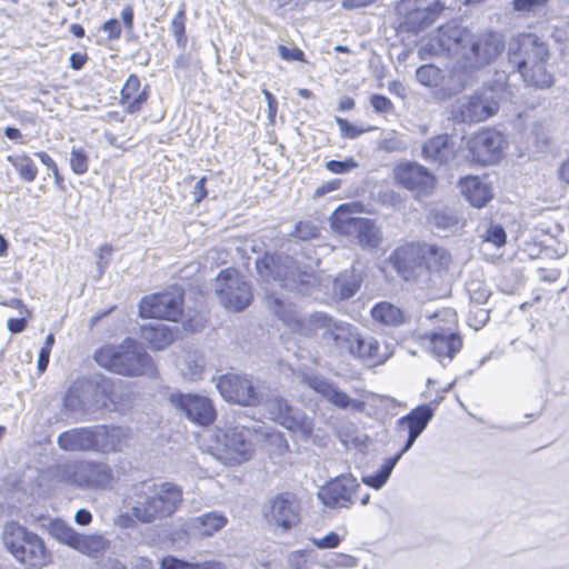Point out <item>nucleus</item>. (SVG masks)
<instances>
[{
	"instance_id": "obj_1",
	"label": "nucleus",
	"mask_w": 569,
	"mask_h": 569,
	"mask_svg": "<svg viewBox=\"0 0 569 569\" xmlns=\"http://www.w3.org/2000/svg\"><path fill=\"white\" fill-rule=\"evenodd\" d=\"M268 308L272 311L293 333L305 338L316 337L319 332L321 339L331 342L335 347H342L350 336L352 325L333 319L325 312H313L308 318H300L295 306L286 303L276 296L267 298Z\"/></svg>"
},
{
	"instance_id": "obj_2",
	"label": "nucleus",
	"mask_w": 569,
	"mask_h": 569,
	"mask_svg": "<svg viewBox=\"0 0 569 569\" xmlns=\"http://www.w3.org/2000/svg\"><path fill=\"white\" fill-rule=\"evenodd\" d=\"M182 501V490L172 482L142 481L134 485L126 502L141 523H152L170 517Z\"/></svg>"
},
{
	"instance_id": "obj_3",
	"label": "nucleus",
	"mask_w": 569,
	"mask_h": 569,
	"mask_svg": "<svg viewBox=\"0 0 569 569\" xmlns=\"http://www.w3.org/2000/svg\"><path fill=\"white\" fill-rule=\"evenodd\" d=\"M256 269L262 280L273 281L286 290L299 293L309 292L316 281L312 271L302 268L295 258L281 252L266 253L257 260Z\"/></svg>"
},
{
	"instance_id": "obj_4",
	"label": "nucleus",
	"mask_w": 569,
	"mask_h": 569,
	"mask_svg": "<svg viewBox=\"0 0 569 569\" xmlns=\"http://www.w3.org/2000/svg\"><path fill=\"white\" fill-rule=\"evenodd\" d=\"M449 39L455 41V47L446 43L445 34L440 39L441 46L455 53H461L471 67L477 68L491 63L506 47L502 34L491 30L472 34L467 30L456 29Z\"/></svg>"
},
{
	"instance_id": "obj_5",
	"label": "nucleus",
	"mask_w": 569,
	"mask_h": 569,
	"mask_svg": "<svg viewBox=\"0 0 569 569\" xmlns=\"http://www.w3.org/2000/svg\"><path fill=\"white\" fill-rule=\"evenodd\" d=\"M94 361L100 367L122 376L156 375L151 357L131 339L120 346L100 348L94 353Z\"/></svg>"
},
{
	"instance_id": "obj_6",
	"label": "nucleus",
	"mask_w": 569,
	"mask_h": 569,
	"mask_svg": "<svg viewBox=\"0 0 569 569\" xmlns=\"http://www.w3.org/2000/svg\"><path fill=\"white\" fill-rule=\"evenodd\" d=\"M52 480L86 490H104L114 480L111 467L102 461L81 460L50 468Z\"/></svg>"
},
{
	"instance_id": "obj_7",
	"label": "nucleus",
	"mask_w": 569,
	"mask_h": 569,
	"mask_svg": "<svg viewBox=\"0 0 569 569\" xmlns=\"http://www.w3.org/2000/svg\"><path fill=\"white\" fill-rule=\"evenodd\" d=\"M3 542L12 556L26 566L43 567L50 561L43 540L17 522L6 525Z\"/></svg>"
},
{
	"instance_id": "obj_8",
	"label": "nucleus",
	"mask_w": 569,
	"mask_h": 569,
	"mask_svg": "<svg viewBox=\"0 0 569 569\" xmlns=\"http://www.w3.org/2000/svg\"><path fill=\"white\" fill-rule=\"evenodd\" d=\"M214 291L221 305L230 310L241 311L252 301L250 283L231 268L219 272L214 282Z\"/></svg>"
},
{
	"instance_id": "obj_9",
	"label": "nucleus",
	"mask_w": 569,
	"mask_h": 569,
	"mask_svg": "<svg viewBox=\"0 0 569 569\" xmlns=\"http://www.w3.org/2000/svg\"><path fill=\"white\" fill-rule=\"evenodd\" d=\"M251 433L243 427H230L217 433V457L224 465H241L251 459L253 445Z\"/></svg>"
},
{
	"instance_id": "obj_10",
	"label": "nucleus",
	"mask_w": 569,
	"mask_h": 569,
	"mask_svg": "<svg viewBox=\"0 0 569 569\" xmlns=\"http://www.w3.org/2000/svg\"><path fill=\"white\" fill-rule=\"evenodd\" d=\"M508 60L519 74H528V68L549 57L548 47L536 34L521 33L508 43Z\"/></svg>"
},
{
	"instance_id": "obj_11",
	"label": "nucleus",
	"mask_w": 569,
	"mask_h": 569,
	"mask_svg": "<svg viewBox=\"0 0 569 569\" xmlns=\"http://www.w3.org/2000/svg\"><path fill=\"white\" fill-rule=\"evenodd\" d=\"M183 290L173 286L163 292H157L142 298L139 303V313L143 318L164 319L178 321L182 316Z\"/></svg>"
},
{
	"instance_id": "obj_12",
	"label": "nucleus",
	"mask_w": 569,
	"mask_h": 569,
	"mask_svg": "<svg viewBox=\"0 0 569 569\" xmlns=\"http://www.w3.org/2000/svg\"><path fill=\"white\" fill-rule=\"evenodd\" d=\"M216 387L224 400L240 406L254 407L262 400L258 385L247 375H222L218 378Z\"/></svg>"
},
{
	"instance_id": "obj_13",
	"label": "nucleus",
	"mask_w": 569,
	"mask_h": 569,
	"mask_svg": "<svg viewBox=\"0 0 569 569\" xmlns=\"http://www.w3.org/2000/svg\"><path fill=\"white\" fill-rule=\"evenodd\" d=\"M264 407L271 419L289 431L300 435L303 439L311 436L313 420L302 410L290 406L284 398L279 396L271 397L267 399Z\"/></svg>"
},
{
	"instance_id": "obj_14",
	"label": "nucleus",
	"mask_w": 569,
	"mask_h": 569,
	"mask_svg": "<svg viewBox=\"0 0 569 569\" xmlns=\"http://www.w3.org/2000/svg\"><path fill=\"white\" fill-rule=\"evenodd\" d=\"M498 104L496 100L479 90L471 96H463L456 100L451 107V117L457 122L475 123L487 120L496 114Z\"/></svg>"
},
{
	"instance_id": "obj_15",
	"label": "nucleus",
	"mask_w": 569,
	"mask_h": 569,
	"mask_svg": "<svg viewBox=\"0 0 569 569\" xmlns=\"http://www.w3.org/2000/svg\"><path fill=\"white\" fill-rule=\"evenodd\" d=\"M360 489V483L351 473L337 476L323 486L317 492L318 499L328 508L349 509L353 505V495Z\"/></svg>"
},
{
	"instance_id": "obj_16",
	"label": "nucleus",
	"mask_w": 569,
	"mask_h": 569,
	"mask_svg": "<svg viewBox=\"0 0 569 569\" xmlns=\"http://www.w3.org/2000/svg\"><path fill=\"white\" fill-rule=\"evenodd\" d=\"M395 181L416 197L429 194L436 182L431 171L418 162H402L393 169Z\"/></svg>"
},
{
	"instance_id": "obj_17",
	"label": "nucleus",
	"mask_w": 569,
	"mask_h": 569,
	"mask_svg": "<svg viewBox=\"0 0 569 569\" xmlns=\"http://www.w3.org/2000/svg\"><path fill=\"white\" fill-rule=\"evenodd\" d=\"M506 146L505 137L497 130H483L468 141V149L473 161L482 164H493L503 154Z\"/></svg>"
},
{
	"instance_id": "obj_18",
	"label": "nucleus",
	"mask_w": 569,
	"mask_h": 569,
	"mask_svg": "<svg viewBox=\"0 0 569 569\" xmlns=\"http://www.w3.org/2000/svg\"><path fill=\"white\" fill-rule=\"evenodd\" d=\"M171 403L184 412L186 417L199 426H210L216 419V409L211 399L200 395H171Z\"/></svg>"
},
{
	"instance_id": "obj_19",
	"label": "nucleus",
	"mask_w": 569,
	"mask_h": 569,
	"mask_svg": "<svg viewBox=\"0 0 569 569\" xmlns=\"http://www.w3.org/2000/svg\"><path fill=\"white\" fill-rule=\"evenodd\" d=\"M342 347L347 348L352 357L371 361L373 365L385 363L391 356L388 346H385V350H381L380 343L376 338L362 336L355 326Z\"/></svg>"
},
{
	"instance_id": "obj_20",
	"label": "nucleus",
	"mask_w": 569,
	"mask_h": 569,
	"mask_svg": "<svg viewBox=\"0 0 569 569\" xmlns=\"http://www.w3.org/2000/svg\"><path fill=\"white\" fill-rule=\"evenodd\" d=\"M83 392L91 412L101 409H108L110 405H116L118 393L114 382L103 376H94L81 379Z\"/></svg>"
},
{
	"instance_id": "obj_21",
	"label": "nucleus",
	"mask_w": 569,
	"mask_h": 569,
	"mask_svg": "<svg viewBox=\"0 0 569 569\" xmlns=\"http://www.w3.org/2000/svg\"><path fill=\"white\" fill-rule=\"evenodd\" d=\"M267 519L269 522H273L283 530L296 527L300 521L299 500L291 492L277 495L270 500Z\"/></svg>"
},
{
	"instance_id": "obj_22",
	"label": "nucleus",
	"mask_w": 569,
	"mask_h": 569,
	"mask_svg": "<svg viewBox=\"0 0 569 569\" xmlns=\"http://www.w3.org/2000/svg\"><path fill=\"white\" fill-rule=\"evenodd\" d=\"M302 382L339 409H347L350 407L353 411L359 412L365 409V402L351 399L345 391L340 390L331 381L322 377L307 375L302 378Z\"/></svg>"
},
{
	"instance_id": "obj_23",
	"label": "nucleus",
	"mask_w": 569,
	"mask_h": 569,
	"mask_svg": "<svg viewBox=\"0 0 569 569\" xmlns=\"http://www.w3.org/2000/svg\"><path fill=\"white\" fill-rule=\"evenodd\" d=\"M457 150L456 141L451 136L437 134L422 143L420 157L429 163L442 166L455 160Z\"/></svg>"
},
{
	"instance_id": "obj_24",
	"label": "nucleus",
	"mask_w": 569,
	"mask_h": 569,
	"mask_svg": "<svg viewBox=\"0 0 569 569\" xmlns=\"http://www.w3.org/2000/svg\"><path fill=\"white\" fill-rule=\"evenodd\" d=\"M97 426L73 428L58 436V446L66 451H96Z\"/></svg>"
},
{
	"instance_id": "obj_25",
	"label": "nucleus",
	"mask_w": 569,
	"mask_h": 569,
	"mask_svg": "<svg viewBox=\"0 0 569 569\" xmlns=\"http://www.w3.org/2000/svg\"><path fill=\"white\" fill-rule=\"evenodd\" d=\"M430 350L441 363L451 361L462 348V340L452 329H436L429 336Z\"/></svg>"
},
{
	"instance_id": "obj_26",
	"label": "nucleus",
	"mask_w": 569,
	"mask_h": 569,
	"mask_svg": "<svg viewBox=\"0 0 569 569\" xmlns=\"http://www.w3.org/2000/svg\"><path fill=\"white\" fill-rule=\"evenodd\" d=\"M140 79L136 74H130L120 90V103L124 106L128 113H137L148 100V87L140 90Z\"/></svg>"
},
{
	"instance_id": "obj_27",
	"label": "nucleus",
	"mask_w": 569,
	"mask_h": 569,
	"mask_svg": "<svg viewBox=\"0 0 569 569\" xmlns=\"http://www.w3.org/2000/svg\"><path fill=\"white\" fill-rule=\"evenodd\" d=\"M176 329V327H170L158 320L143 325L140 330V336L151 348L163 350L173 342Z\"/></svg>"
},
{
	"instance_id": "obj_28",
	"label": "nucleus",
	"mask_w": 569,
	"mask_h": 569,
	"mask_svg": "<svg viewBox=\"0 0 569 569\" xmlns=\"http://www.w3.org/2000/svg\"><path fill=\"white\" fill-rule=\"evenodd\" d=\"M462 196L476 208L485 207L492 198L491 188L478 177H465L459 181Z\"/></svg>"
},
{
	"instance_id": "obj_29",
	"label": "nucleus",
	"mask_w": 569,
	"mask_h": 569,
	"mask_svg": "<svg viewBox=\"0 0 569 569\" xmlns=\"http://www.w3.org/2000/svg\"><path fill=\"white\" fill-rule=\"evenodd\" d=\"M435 416V410L430 405H420L412 409L408 415L397 420L398 428H406L408 432L420 436Z\"/></svg>"
},
{
	"instance_id": "obj_30",
	"label": "nucleus",
	"mask_w": 569,
	"mask_h": 569,
	"mask_svg": "<svg viewBox=\"0 0 569 569\" xmlns=\"http://www.w3.org/2000/svg\"><path fill=\"white\" fill-rule=\"evenodd\" d=\"M372 319L387 327H400L410 320V316L388 301H381L371 309Z\"/></svg>"
},
{
	"instance_id": "obj_31",
	"label": "nucleus",
	"mask_w": 569,
	"mask_h": 569,
	"mask_svg": "<svg viewBox=\"0 0 569 569\" xmlns=\"http://www.w3.org/2000/svg\"><path fill=\"white\" fill-rule=\"evenodd\" d=\"M97 452L120 451L124 432L118 427L97 426Z\"/></svg>"
},
{
	"instance_id": "obj_32",
	"label": "nucleus",
	"mask_w": 569,
	"mask_h": 569,
	"mask_svg": "<svg viewBox=\"0 0 569 569\" xmlns=\"http://www.w3.org/2000/svg\"><path fill=\"white\" fill-rule=\"evenodd\" d=\"M362 277L355 270H349L340 273L333 281V291L341 299H349L353 297L360 289Z\"/></svg>"
},
{
	"instance_id": "obj_33",
	"label": "nucleus",
	"mask_w": 569,
	"mask_h": 569,
	"mask_svg": "<svg viewBox=\"0 0 569 569\" xmlns=\"http://www.w3.org/2000/svg\"><path fill=\"white\" fill-rule=\"evenodd\" d=\"M352 236L357 237L359 244L363 248L375 249L381 242L379 228L367 218L358 222Z\"/></svg>"
},
{
	"instance_id": "obj_34",
	"label": "nucleus",
	"mask_w": 569,
	"mask_h": 569,
	"mask_svg": "<svg viewBox=\"0 0 569 569\" xmlns=\"http://www.w3.org/2000/svg\"><path fill=\"white\" fill-rule=\"evenodd\" d=\"M362 219L352 214L349 204H340L332 213L331 224L336 231L351 236Z\"/></svg>"
},
{
	"instance_id": "obj_35",
	"label": "nucleus",
	"mask_w": 569,
	"mask_h": 569,
	"mask_svg": "<svg viewBox=\"0 0 569 569\" xmlns=\"http://www.w3.org/2000/svg\"><path fill=\"white\" fill-rule=\"evenodd\" d=\"M508 80L509 74L506 71H496L492 79L480 88L479 91L481 93L486 92V94L493 98L499 106L500 100L506 99L511 93Z\"/></svg>"
},
{
	"instance_id": "obj_36",
	"label": "nucleus",
	"mask_w": 569,
	"mask_h": 569,
	"mask_svg": "<svg viewBox=\"0 0 569 569\" xmlns=\"http://www.w3.org/2000/svg\"><path fill=\"white\" fill-rule=\"evenodd\" d=\"M109 547V541L101 535H79L74 550L89 557H98Z\"/></svg>"
},
{
	"instance_id": "obj_37",
	"label": "nucleus",
	"mask_w": 569,
	"mask_h": 569,
	"mask_svg": "<svg viewBox=\"0 0 569 569\" xmlns=\"http://www.w3.org/2000/svg\"><path fill=\"white\" fill-rule=\"evenodd\" d=\"M63 407L70 412H91L83 392L81 379H78L67 391Z\"/></svg>"
},
{
	"instance_id": "obj_38",
	"label": "nucleus",
	"mask_w": 569,
	"mask_h": 569,
	"mask_svg": "<svg viewBox=\"0 0 569 569\" xmlns=\"http://www.w3.org/2000/svg\"><path fill=\"white\" fill-rule=\"evenodd\" d=\"M398 461L399 456L388 458L375 473L363 476L362 482L376 490L381 489L389 480Z\"/></svg>"
},
{
	"instance_id": "obj_39",
	"label": "nucleus",
	"mask_w": 569,
	"mask_h": 569,
	"mask_svg": "<svg viewBox=\"0 0 569 569\" xmlns=\"http://www.w3.org/2000/svg\"><path fill=\"white\" fill-rule=\"evenodd\" d=\"M227 518L219 512H207L194 519V528L200 536H211L222 529Z\"/></svg>"
},
{
	"instance_id": "obj_40",
	"label": "nucleus",
	"mask_w": 569,
	"mask_h": 569,
	"mask_svg": "<svg viewBox=\"0 0 569 569\" xmlns=\"http://www.w3.org/2000/svg\"><path fill=\"white\" fill-rule=\"evenodd\" d=\"M415 256H417V249L413 247L399 248L390 256L393 267L406 280L409 279L410 270L416 263Z\"/></svg>"
},
{
	"instance_id": "obj_41",
	"label": "nucleus",
	"mask_w": 569,
	"mask_h": 569,
	"mask_svg": "<svg viewBox=\"0 0 569 569\" xmlns=\"http://www.w3.org/2000/svg\"><path fill=\"white\" fill-rule=\"evenodd\" d=\"M547 60L532 64L528 68V74H520L525 82L537 88H549L553 83L552 76L547 71Z\"/></svg>"
},
{
	"instance_id": "obj_42",
	"label": "nucleus",
	"mask_w": 569,
	"mask_h": 569,
	"mask_svg": "<svg viewBox=\"0 0 569 569\" xmlns=\"http://www.w3.org/2000/svg\"><path fill=\"white\" fill-rule=\"evenodd\" d=\"M7 161L17 170L21 180L32 182L37 178L38 168L29 156H8Z\"/></svg>"
},
{
	"instance_id": "obj_43",
	"label": "nucleus",
	"mask_w": 569,
	"mask_h": 569,
	"mask_svg": "<svg viewBox=\"0 0 569 569\" xmlns=\"http://www.w3.org/2000/svg\"><path fill=\"white\" fill-rule=\"evenodd\" d=\"M480 238L485 243L492 244L499 249L507 242V232L501 224L490 221L483 227Z\"/></svg>"
},
{
	"instance_id": "obj_44",
	"label": "nucleus",
	"mask_w": 569,
	"mask_h": 569,
	"mask_svg": "<svg viewBox=\"0 0 569 569\" xmlns=\"http://www.w3.org/2000/svg\"><path fill=\"white\" fill-rule=\"evenodd\" d=\"M50 533L60 542L74 549L76 542L79 537L73 528L62 521H53L50 527Z\"/></svg>"
},
{
	"instance_id": "obj_45",
	"label": "nucleus",
	"mask_w": 569,
	"mask_h": 569,
	"mask_svg": "<svg viewBox=\"0 0 569 569\" xmlns=\"http://www.w3.org/2000/svg\"><path fill=\"white\" fill-rule=\"evenodd\" d=\"M416 78L426 87H437L442 79V71L435 64H425L417 69Z\"/></svg>"
},
{
	"instance_id": "obj_46",
	"label": "nucleus",
	"mask_w": 569,
	"mask_h": 569,
	"mask_svg": "<svg viewBox=\"0 0 569 569\" xmlns=\"http://www.w3.org/2000/svg\"><path fill=\"white\" fill-rule=\"evenodd\" d=\"M160 569H220L217 563L206 562L202 565H191L189 562L179 560L176 557H164L160 561Z\"/></svg>"
},
{
	"instance_id": "obj_47",
	"label": "nucleus",
	"mask_w": 569,
	"mask_h": 569,
	"mask_svg": "<svg viewBox=\"0 0 569 569\" xmlns=\"http://www.w3.org/2000/svg\"><path fill=\"white\" fill-rule=\"evenodd\" d=\"M171 32L176 39L179 48H184L187 44L186 36V11L180 9L171 21Z\"/></svg>"
},
{
	"instance_id": "obj_48",
	"label": "nucleus",
	"mask_w": 569,
	"mask_h": 569,
	"mask_svg": "<svg viewBox=\"0 0 569 569\" xmlns=\"http://www.w3.org/2000/svg\"><path fill=\"white\" fill-rule=\"evenodd\" d=\"M326 569L335 568H355L358 566V559L350 555L333 553L321 562Z\"/></svg>"
},
{
	"instance_id": "obj_49",
	"label": "nucleus",
	"mask_w": 569,
	"mask_h": 569,
	"mask_svg": "<svg viewBox=\"0 0 569 569\" xmlns=\"http://www.w3.org/2000/svg\"><path fill=\"white\" fill-rule=\"evenodd\" d=\"M89 160L81 149L72 148L70 152V168L76 174H83L88 171Z\"/></svg>"
},
{
	"instance_id": "obj_50",
	"label": "nucleus",
	"mask_w": 569,
	"mask_h": 569,
	"mask_svg": "<svg viewBox=\"0 0 569 569\" xmlns=\"http://www.w3.org/2000/svg\"><path fill=\"white\" fill-rule=\"evenodd\" d=\"M358 167V162L353 158L343 161L329 160L326 162V169L332 173L343 174Z\"/></svg>"
},
{
	"instance_id": "obj_51",
	"label": "nucleus",
	"mask_w": 569,
	"mask_h": 569,
	"mask_svg": "<svg viewBox=\"0 0 569 569\" xmlns=\"http://www.w3.org/2000/svg\"><path fill=\"white\" fill-rule=\"evenodd\" d=\"M318 234V228L311 222L300 221L295 226L293 231L291 232L292 237H296L300 240H310Z\"/></svg>"
},
{
	"instance_id": "obj_52",
	"label": "nucleus",
	"mask_w": 569,
	"mask_h": 569,
	"mask_svg": "<svg viewBox=\"0 0 569 569\" xmlns=\"http://www.w3.org/2000/svg\"><path fill=\"white\" fill-rule=\"evenodd\" d=\"M370 104L378 113H390L395 109L391 100L379 93H375L370 97Z\"/></svg>"
},
{
	"instance_id": "obj_53",
	"label": "nucleus",
	"mask_w": 569,
	"mask_h": 569,
	"mask_svg": "<svg viewBox=\"0 0 569 569\" xmlns=\"http://www.w3.org/2000/svg\"><path fill=\"white\" fill-rule=\"evenodd\" d=\"M39 160L52 172V176L54 177L56 184L59 188H62L61 183L63 181V178L59 173L58 166L56 161L44 151H39L34 153Z\"/></svg>"
},
{
	"instance_id": "obj_54",
	"label": "nucleus",
	"mask_w": 569,
	"mask_h": 569,
	"mask_svg": "<svg viewBox=\"0 0 569 569\" xmlns=\"http://www.w3.org/2000/svg\"><path fill=\"white\" fill-rule=\"evenodd\" d=\"M312 545L319 549H332L339 546L340 537L338 533L330 531L322 538H311Z\"/></svg>"
},
{
	"instance_id": "obj_55",
	"label": "nucleus",
	"mask_w": 569,
	"mask_h": 569,
	"mask_svg": "<svg viewBox=\"0 0 569 569\" xmlns=\"http://www.w3.org/2000/svg\"><path fill=\"white\" fill-rule=\"evenodd\" d=\"M278 53L286 61H303L305 53L297 47L278 46Z\"/></svg>"
},
{
	"instance_id": "obj_56",
	"label": "nucleus",
	"mask_w": 569,
	"mask_h": 569,
	"mask_svg": "<svg viewBox=\"0 0 569 569\" xmlns=\"http://www.w3.org/2000/svg\"><path fill=\"white\" fill-rule=\"evenodd\" d=\"M548 1L549 0H513L512 7L513 10L518 12H530L546 6Z\"/></svg>"
},
{
	"instance_id": "obj_57",
	"label": "nucleus",
	"mask_w": 569,
	"mask_h": 569,
	"mask_svg": "<svg viewBox=\"0 0 569 569\" xmlns=\"http://www.w3.org/2000/svg\"><path fill=\"white\" fill-rule=\"evenodd\" d=\"M467 290L470 295V299L479 305L485 303L490 296V292L487 289L480 288V283L478 282H470L467 286Z\"/></svg>"
},
{
	"instance_id": "obj_58",
	"label": "nucleus",
	"mask_w": 569,
	"mask_h": 569,
	"mask_svg": "<svg viewBox=\"0 0 569 569\" xmlns=\"http://www.w3.org/2000/svg\"><path fill=\"white\" fill-rule=\"evenodd\" d=\"M113 248L111 244H103L100 247L97 261V268L100 274H102L104 268L109 264Z\"/></svg>"
},
{
	"instance_id": "obj_59",
	"label": "nucleus",
	"mask_w": 569,
	"mask_h": 569,
	"mask_svg": "<svg viewBox=\"0 0 569 569\" xmlns=\"http://www.w3.org/2000/svg\"><path fill=\"white\" fill-rule=\"evenodd\" d=\"M103 32L108 33L109 40H116L119 39L121 36V24L117 19H109L107 20L102 27Z\"/></svg>"
},
{
	"instance_id": "obj_60",
	"label": "nucleus",
	"mask_w": 569,
	"mask_h": 569,
	"mask_svg": "<svg viewBox=\"0 0 569 569\" xmlns=\"http://www.w3.org/2000/svg\"><path fill=\"white\" fill-rule=\"evenodd\" d=\"M336 120L337 123L339 124L342 134L350 139H355L363 132V130L358 129L356 126H353L346 119L337 118Z\"/></svg>"
},
{
	"instance_id": "obj_61",
	"label": "nucleus",
	"mask_w": 569,
	"mask_h": 569,
	"mask_svg": "<svg viewBox=\"0 0 569 569\" xmlns=\"http://www.w3.org/2000/svg\"><path fill=\"white\" fill-rule=\"evenodd\" d=\"M206 177H201L193 187V201L199 203L202 199L207 196V189H206Z\"/></svg>"
},
{
	"instance_id": "obj_62",
	"label": "nucleus",
	"mask_w": 569,
	"mask_h": 569,
	"mask_svg": "<svg viewBox=\"0 0 569 569\" xmlns=\"http://www.w3.org/2000/svg\"><path fill=\"white\" fill-rule=\"evenodd\" d=\"M8 330L11 333H20L22 332L27 327V319L26 318H10L7 322Z\"/></svg>"
},
{
	"instance_id": "obj_63",
	"label": "nucleus",
	"mask_w": 569,
	"mask_h": 569,
	"mask_svg": "<svg viewBox=\"0 0 569 569\" xmlns=\"http://www.w3.org/2000/svg\"><path fill=\"white\" fill-rule=\"evenodd\" d=\"M88 60L87 53L72 52L69 57L70 67L73 70H81Z\"/></svg>"
},
{
	"instance_id": "obj_64",
	"label": "nucleus",
	"mask_w": 569,
	"mask_h": 569,
	"mask_svg": "<svg viewBox=\"0 0 569 569\" xmlns=\"http://www.w3.org/2000/svg\"><path fill=\"white\" fill-rule=\"evenodd\" d=\"M94 569H127V567L116 559H107L96 565Z\"/></svg>"
}]
</instances>
